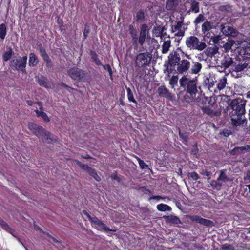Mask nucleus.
Listing matches in <instances>:
<instances>
[{
  "label": "nucleus",
  "instance_id": "obj_1",
  "mask_svg": "<svg viewBox=\"0 0 250 250\" xmlns=\"http://www.w3.org/2000/svg\"><path fill=\"white\" fill-rule=\"evenodd\" d=\"M180 60V55L177 52L175 51L171 52L168 56L167 63H165L164 64L166 67L164 71V73L169 76L175 70V66H178Z\"/></svg>",
  "mask_w": 250,
  "mask_h": 250
},
{
  "label": "nucleus",
  "instance_id": "obj_2",
  "mask_svg": "<svg viewBox=\"0 0 250 250\" xmlns=\"http://www.w3.org/2000/svg\"><path fill=\"white\" fill-rule=\"evenodd\" d=\"M185 44L188 48L191 50L202 51L207 47L205 42H202L195 36H190L187 37Z\"/></svg>",
  "mask_w": 250,
  "mask_h": 250
},
{
  "label": "nucleus",
  "instance_id": "obj_3",
  "mask_svg": "<svg viewBox=\"0 0 250 250\" xmlns=\"http://www.w3.org/2000/svg\"><path fill=\"white\" fill-rule=\"evenodd\" d=\"M28 128L33 131V133L37 136L39 139L44 138L48 141V143H50L53 140L49 137L50 132L45 131V130L41 126L38 125L33 123L28 124Z\"/></svg>",
  "mask_w": 250,
  "mask_h": 250
},
{
  "label": "nucleus",
  "instance_id": "obj_4",
  "mask_svg": "<svg viewBox=\"0 0 250 250\" xmlns=\"http://www.w3.org/2000/svg\"><path fill=\"white\" fill-rule=\"evenodd\" d=\"M180 86L186 88L191 95L195 94L197 92L196 82L194 79H190L186 76H183L179 80Z\"/></svg>",
  "mask_w": 250,
  "mask_h": 250
},
{
  "label": "nucleus",
  "instance_id": "obj_5",
  "mask_svg": "<svg viewBox=\"0 0 250 250\" xmlns=\"http://www.w3.org/2000/svg\"><path fill=\"white\" fill-rule=\"evenodd\" d=\"M67 74L72 80L80 82L85 81L87 75L84 71L77 67L70 68Z\"/></svg>",
  "mask_w": 250,
  "mask_h": 250
},
{
  "label": "nucleus",
  "instance_id": "obj_6",
  "mask_svg": "<svg viewBox=\"0 0 250 250\" xmlns=\"http://www.w3.org/2000/svg\"><path fill=\"white\" fill-rule=\"evenodd\" d=\"M152 55L148 52L141 53L136 58L135 63L139 67H145L150 62Z\"/></svg>",
  "mask_w": 250,
  "mask_h": 250
},
{
  "label": "nucleus",
  "instance_id": "obj_7",
  "mask_svg": "<svg viewBox=\"0 0 250 250\" xmlns=\"http://www.w3.org/2000/svg\"><path fill=\"white\" fill-rule=\"evenodd\" d=\"M83 214L86 216L89 220L92 223L94 224L96 229L100 230L111 231L106 225L104 224L101 220L99 219L97 217H92L91 215L85 210H83Z\"/></svg>",
  "mask_w": 250,
  "mask_h": 250
},
{
  "label": "nucleus",
  "instance_id": "obj_8",
  "mask_svg": "<svg viewBox=\"0 0 250 250\" xmlns=\"http://www.w3.org/2000/svg\"><path fill=\"white\" fill-rule=\"evenodd\" d=\"M27 57L25 56L21 57H19L17 59H13L11 61L10 66L17 70H21L22 72H25V67L26 65Z\"/></svg>",
  "mask_w": 250,
  "mask_h": 250
},
{
  "label": "nucleus",
  "instance_id": "obj_9",
  "mask_svg": "<svg viewBox=\"0 0 250 250\" xmlns=\"http://www.w3.org/2000/svg\"><path fill=\"white\" fill-rule=\"evenodd\" d=\"M74 162L82 169L86 171L91 176L93 177L97 181L100 182L101 181V178L100 176L98 175L95 169L91 167H90L87 165L82 163L79 160H75Z\"/></svg>",
  "mask_w": 250,
  "mask_h": 250
},
{
  "label": "nucleus",
  "instance_id": "obj_10",
  "mask_svg": "<svg viewBox=\"0 0 250 250\" xmlns=\"http://www.w3.org/2000/svg\"><path fill=\"white\" fill-rule=\"evenodd\" d=\"M236 117L231 118V123L233 126H238L244 124L246 119L244 115L245 114L246 110H234Z\"/></svg>",
  "mask_w": 250,
  "mask_h": 250
},
{
  "label": "nucleus",
  "instance_id": "obj_11",
  "mask_svg": "<svg viewBox=\"0 0 250 250\" xmlns=\"http://www.w3.org/2000/svg\"><path fill=\"white\" fill-rule=\"evenodd\" d=\"M188 218L193 222L199 223L206 227H211L214 226V222L212 221L203 218L197 215H188Z\"/></svg>",
  "mask_w": 250,
  "mask_h": 250
},
{
  "label": "nucleus",
  "instance_id": "obj_12",
  "mask_svg": "<svg viewBox=\"0 0 250 250\" xmlns=\"http://www.w3.org/2000/svg\"><path fill=\"white\" fill-rule=\"evenodd\" d=\"M149 31L148 26L146 24H142L140 29L139 36L138 38L137 42L138 43L142 46L146 39V36H148Z\"/></svg>",
  "mask_w": 250,
  "mask_h": 250
},
{
  "label": "nucleus",
  "instance_id": "obj_13",
  "mask_svg": "<svg viewBox=\"0 0 250 250\" xmlns=\"http://www.w3.org/2000/svg\"><path fill=\"white\" fill-rule=\"evenodd\" d=\"M221 27V32L226 36L235 37L239 34V32L235 29L228 24H222Z\"/></svg>",
  "mask_w": 250,
  "mask_h": 250
},
{
  "label": "nucleus",
  "instance_id": "obj_14",
  "mask_svg": "<svg viewBox=\"0 0 250 250\" xmlns=\"http://www.w3.org/2000/svg\"><path fill=\"white\" fill-rule=\"evenodd\" d=\"M248 68H250V58H247L238 64L233 65L232 69L234 71L238 72Z\"/></svg>",
  "mask_w": 250,
  "mask_h": 250
},
{
  "label": "nucleus",
  "instance_id": "obj_15",
  "mask_svg": "<svg viewBox=\"0 0 250 250\" xmlns=\"http://www.w3.org/2000/svg\"><path fill=\"white\" fill-rule=\"evenodd\" d=\"M186 3L190 6L189 9L187 11V14H190L191 12L196 14L199 12L200 4L196 0H188Z\"/></svg>",
  "mask_w": 250,
  "mask_h": 250
},
{
  "label": "nucleus",
  "instance_id": "obj_16",
  "mask_svg": "<svg viewBox=\"0 0 250 250\" xmlns=\"http://www.w3.org/2000/svg\"><path fill=\"white\" fill-rule=\"evenodd\" d=\"M246 101L240 98H237L233 100L230 104L232 109H245Z\"/></svg>",
  "mask_w": 250,
  "mask_h": 250
},
{
  "label": "nucleus",
  "instance_id": "obj_17",
  "mask_svg": "<svg viewBox=\"0 0 250 250\" xmlns=\"http://www.w3.org/2000/svg\"><path fill=\"white\" fill-rule=\"evenodd\" d=\"M190 62L187 59H183L180 61L178 66L177 71L179 73L182 74L184 72H186L190 68Z\"/></svg>",
  "mask_w": 250,
  "mask_h": 250
},
{
  "label": "nucleus",
  "instance_id": "obj_18",
  "mask_svg": "<svg viewBox=\"0 0 250 250\" xmlns=\"http://www.w3.org/2000/svg\"><path fill=\"white\" fill-rule=\"evenodd\" d=\"M157 93L160 97H165L168 100H172V95L164 85L159 86L157 89Z\"/></svg>",
  "mask_w": 250,
  "mask_h": 250
},
{
  "label": "nucleus",
  "instance_id": "obj_19",
  "mask_svg": "<svg viewBox=\"0 0 250 250\" xmlns=\"http://www.w3.org/2000/svg\"><path fill=\"white\" fill-rule=\"evenodd\" d=\"M218 52V47L216 46L208 47L202 54H205L207 57L212 58Z\"/></svg>",
  "mask_w": 250,
  "mask_h": 250
},
{
  "label": "nucleus",
  "instance_id": "obj_20",
  "mask_svg": "<svg viewBox=\"0 0 250 250\" xmlns=\"http://www.w3.org/2000/svg\"><path fill=\"white\" fill-rule=\"evenodd\" d=\"M232 63L233 60L229 55L225 56L221 62V66L224 69L228 68Z\"/></svg>",
  "mask_w": 250,
  "mask_h": 250
},
{
  "label": "nucleus",
  "instance_id": "obj_21",
  "mask_svg": "<svg viewBox=\"0 0 250 250\" xmlns=\"http://www.w3.org/2000/svg\"><path fill=\"white\" fill-rule=\"evenodd\" d=\"M213 28L212 23L206 21L203 23L201 27L202 32L203 34L207 36L209 33V31Z\"/></svg>",
  "mask_w": 250,
  "mask_h": 250
},
{
  "label": "nucleus",
  "instance_id": "obj_22",
  "mask_svg": "<svg viewBox=\"0 0 250 250\" xmlns=\"http://www.w3.org/2000/svg\"><path fill=\"white\" fill-rule=\"evenodd\" d=\"M165 30H166V28L164 26L160 25L155 26L152 30L153 36L156 37H160L162 39V35Z\"/></svg>",
  "mask_w": 250,
  "mask_h": 250
},
{
  "label": "nucleus",
  "instance_id": "obj_23",
  "mask_svg": "<svg viewBox=\"0 0 250 250\" xmlns=\"http://www.w3.org/2000/svg\"><path fill=\"white\" fill-rule=\"evenodd\" d=\"M178 0H166V8L167 10H172L178 5Z\"/></svg>",
  "mask_w": 250,
  "mask_h": 250
},
{
  "label": "nucleus",
  "instance_id": "obj_24",
  "mask_svg": "<svg viewBox=\"0 0 250 250\" xmlns=\"http://www.w3.org/2000/svg\"><path fill=\"white\" fill-rule=\"evenodd\" d=\"M227 170L226 169H222L220 171V174L217 178L218 181H222L226 183L230 181V179L227 176L226 174Z\"/></svg>",
  "mask_w": 250,
  "mask_h": 250
},
{
  "label": "nucleus",
  "instance_id": "obj_25",
  "mask_svg": "<svg viewBox=\"0 0 250 250\" xmlns=\"http://www.w3.org/2000/svg\"><path fill=\"white\" fill-rule=\"evenodd\" d=\"M39 62V60L36 55L31 53L29 54V59L28 64L30 67H34L37 65Z\"/></svg>",
  "mask_w": 250,
  "mask_h": 250
},
{
  "label": "nucleus",
  "instance_id": "obj_26",
  "mask_svg": "<svg viewBox=\"0 0 250 250\" xmlns=\"http://www.w3.org/2000/svg\"><path fill=\"white\" fill-rule=\"evenodd\" d=\"M37 81L38 83L47 89L51 88V87L47 82V79L45 77L43 76H41L40 77L37 78Z\"/></svg>",
  "mask_w": 250,
  "mask_h": 250
},
{
  "label": "nucleus",
  "instance_id": "obj_27",
  "mask_svg": "<svg viewBox=\"0 0 250 250\" xmlns=\"http://www.w3.org/2000/svg\"><path fill=\"white\" fill-rule=\"evenodd\" d=\"M204 113L210 115L216 120H218V118L221 114V110H203Z\"/></svg>",
  "mask_w": 250,
  "mask_h": 250
},
{
  "label": "nucleus",
  "instance_id": "obj_28",
  "mask_svg": "<svg viewBox=\"0 0 250 250\" xmlns=\"http://www.w3.org/2000/svg\"><path fill=\"white\" fill-rule=\"evenodd\" d=\"M171 46V41L170 40L165 41L162 45V53L167 54Z\"/></svg>",
  "mask_w": 250,
  "mask_h": 250
},
{
  "label": "nucleus",
  "instance_id": "obj_29",
  "mask_svg": "<svg viewBox=\"0 0 250 250\" xmlns=\"http://www.w3.org/2000/svg\"><path fill=\"white\" fill-rule=\"evenodd\" d=\"M202 67V64L200 63L197 62H193V65L191 68V73L197 74L200 71Z\"/></svg>",
  "mask_w": 250,
  "mask_h": 250
},
{
  "label": "nucleus",
  "instance_id": "obj_30",
  "mask_svg": "<svg viewBox=\"0 0 250 250\" xmlns=\"http://www.w3.org/2000/svg\"><path fill=\"white\" fill-rule=\"evenodd\" d=\"M165 219L167 221L175 224H178L181 223L180 219L174 215L166 216Z\"/></svg>",
  "mask_w": 250,
  "mask_h": 250
},
{
  "label": "nucleus",
  "instance_id": "obj_31",
  "mask_svg": "<svg viewBox=\"0 0 250 250\" xmlns=\"http://www.w3.org/2000/svg\"><path fill=\"white\" fill-rule=\"evenodd\" d=\"M184 24L182 23L181 22H179L178 21L176 22V24L171 26V31L172 33H174L177 31L178 30H182V29H187V27H185L183 26Z\"/></svg>",
  "mask_w": 250,
  "mask_h": 250
},
{
  "label": "nucleus",
  "instance_id": "obj_32",
  "mask_svg": "<svg viewBox=\"0 0 250 250\" xmlns=\"http://www.w3.org/2000/svg\"><path fill=\"white\" fill-rule=\"evenodd\" d=\"M36 113V115L38 117H41L44 121L48 122L49 121V118L47 116V114L43 112V110H35Z\"/></svg>",
  "mask_w": 250,
  "mask_h": 250
},
{
  "label": "nucleus",
  "instance_id": "obj_33",
  "mask_svg": "<svg viewBox=\"0 0 250 250\" xmlns=\"http://www.w3.org/2000/svg\"><path fill=\"white\" fill-rule=\"evenodd\" d=\"M157 209L160 211H170L171 210V208L170 206L162 203L157 206Z\"/></svg>",
  "mask_w": 250,
  "mask_h": 250
},
{
  "label": "nucleus",
  "instance_id": "obj_34",
  "mask_svg": "<svg viewBox=\"0 0 250 250\" xmlns=\"http://www.w3.org/2000/svg\"><path fill=\"white\" fill-rule=\"evenodd\" d=\"M13 51L11 47H9L8 50L3 55V60L7 62L11 58Z\"/></svg>",
  "mask_w": 250,
  "mask_h": 250
},
{
  "label": "nucleus",
  "instance_id": "obj_35",
  "mask_svg": "<svg viewBox=\"0 0 250 250\" xmlns=\"http://www.w3.org/2000/svg\"><path fill=\"white\" fill-rule=\"evenodd\" d=\"M7 33L6 26L2 23L0 25V38L3 40L4 39Z\"/></svg>",
  "mask_w": 250,
  "mask_h": 250
},
{
  "label": "nucleus",
  "instance_id": "obj_36",
  "mask_svg": "<svg viewBox=\"0 0 250 250\" xmlns=\"http://www.w3.org/2000/svg\"><path fill=\"white\" fill-rule=\"evenodd\" d=\"M227 84V78L224 77L222 79H220L217 85V88L219 90L223 89Z\"/></svg>",
  "mask_w": 250,
  "mask_h": 250
},
{
  "label": "nucleus",
  "instance_id": "obj_37",
  "mask_svg": "<svg viewBox=\"0 0 250 250\" xmlns=\"http://www.w3.org/2000/svg\"><path fill=\"white\" fill-rule=\"evenodd\" d=\"M90 55H91V59H92V61L94 62H95V63L97 65H102V63H101L100 60L98 58L97 55L96 54V53L95 52L91 51Z\"/></svg>",
  "mask_w": 250,
  "mask_h": 250
},
{
  "label": "nucleus",
  "instance_id": "obj_38",
  "mask_svg": "<svg viewBox=\"0 0 250 250\" xmlns=\"http://www.w3.org/2000/svg\"><path fill=\"white\" fill-rule=\"evenodd\" d=\"M235 41L229 40L223 45V47L226 51H228L231 49L232 46L235 43Z\"/></svg>",
  "mask_w": 250,
  "mask_h": 250
},
{
  "label": "nucleus",
  "instance_id": "obj_39",
  "mask_svg": "<svg viewBox=\"0 0 250 250\" xmlns=\"http://www.w3.org/2000/svg\"><path fill=\"white\" fill-rule=\"evenodd\" d=\"M211 187L214 189H220L222 186L221 183H220L217 180H212L210 183Z\"/></svg>",
  "mask_w": 250,
  "mask_h": 250
},
{
  "label": "nucleus",
  "instance_id": "obj_40",
  "mask_svg": "<svg viewBox=\"0 0 250 250\" xmlns=\"http://www.w3.org/2000/svg\"><path fill=\"white\" fill-rule=\"evenodd\" d=\"M187 30L186 29H182V30H177V32L175 33L174 36L179 38V40H181L182 38L185 36V32Z\"/></svg>",
  "mask_w": 250,
  "mask_h": 250
},
{
  "label": "nucleus",
  "instance_id": "obj_41",
  "mask_svg": "<svg viewBox=\"0 0 250 250\" xmlns=\"http://www.w3.org/2000/svg\"><path fill=\"white\" fill-rule=\"evenodd\" d=\"M145 19V14L144 12L139 11L137 13L136 19L138 22H142Z\"/></svg>",
  "mask_w": 250,
  "mask_h": 250
},
{
  "label": "nucleus",
  "instance_id": "obj_42",
  "mask_svg": "<svg viewBox=\"0 0 250 250\" xmlns=\"http://www.w3.org/2000/svg\"><path fill=\"white\" fill-rule=\"evenodd\" d=\"M178 80V76H173L169 80V84L173 88L175 85L177 84Z\"/></svg>",
  "mask_w": 250,
  "mask_h": 250
},
{
  "label": "nucleus",
  "instance_id": "obj_43",
  "mask_svg": "<svg viewBox=\"0 0 250 250\" xmlns=\"http://www.w3.org/2000/svg\"><path fill=\"white\" fill-rule=\"evenodd\" d=\"M0 226L3 229L6 230V231H8L9 230L11 229V228H10L8 224L1 218H0Z\"/></svg>",
  "mask_w": 250,
  "mask_h": 250
},
{
  "label": "nucleus",
  "instance_id": "obj_44",
  "mask_svg": "<svg viewBox=\"0 0 250 250\" xmlns=\"http://www.w3.org/2000/svg\"><path fill=\"white\" fill-rule=\"evenodd\" d=\"M205 20V17L203 14H199L198 17L195 19L194 21V23L195 25H197L201 22L204 21Z\"/></svg>",
  "mask_w": 250,
  "mask_h": 250
},
{
  "label": "nucleus",
  "instance_id": "obj_45",
  "mask_svg": "<svg viewBox=\"0 0 250 250\" xmlns=\"http://www.w3.org/2000/svg\"><path fill=\"white\" fill-rule=\"evenodd\" d=\"M188 176L189 178H191L194 181H196L200 179V176L197 174V173L195 171L189 172L188 174Z\"/></svg>",
  "mask_w": 250,
  "mask_h": 250
},
{
  "label": "nucleus",
  "instance_id": "obj_46",
  "mask_svg": "<svg viewBox=\"0 0 250 250\" xmlns=\"http://www.w3.org/2000/svg\"><path fill=\"white\" fill-rule=\"evenodd\" d=\"M179 137L185 142H188V135L187 133H182L180 129L179 128Z\"/></svg>",
  "mask_w": 250,
  "mask_h": 250
},
{
  "label": "nucleus",
  "instance_id": "obj_47",
  "mask_svg": "<svg viewBox=\"0 0 250 250\" xmlns=\"http://www.w3.org/2000/svg\"><path fill=\"white\" fill-rule=\"evenodd\" d=\"M232 132L230 130L228 129H224L219 133L220 135L223 136L225 137H228L231 135Z\"/></svg>",
  "mask_w": 250,
  "mask_h": 250
},
{
  "label": "nucleus",
  "instance_id": "obj_48",
  "mask_svg": "<svg viewBox=\"0 0 250 250\" xmlns=\"http://www.w3.org/2000/svg\"><path fill=\"white\" fill-rule=\"evenodd\" d=\"M129 33L131 35V38L132 39L133 43L134 44H136L137 42V40H138L137 31L135 30L134 31H132V32H129Z\"/></svg>",
  "mask_w": 250,
  "mask_h": 250
},
{
  "label": "nucleus",
  "instance_id": "obj_49",
  "mask_svg": "<svg viewBox=\"0 0 250 250\" xmlns=\"http://www.w3.org/2000/svg\"><path fill=\"white\" fill-rule=\"evenodd\" d=\"M135 158L137 159L138 163L139 164L140 167L141 169H144L146 167H147V165L145 164L144 161L141 160L139 157L136 156Z\"/></svg>",
  "mask_w": 250,
  "mask_h": 250
},
{
  "label": "nucleus",
  "instance_id": "obj_50",
  "mask_svg": "<svg viewBox=\"0 0 250 250\" xmlns=\"http://www.w3.org/2000/svg\"><path fill=\"white\" fill-rule=\"evenodd\" d=\"M127 97H128V99L129 101L130 102H133L134 103H135L136 102L134 99L133 95L132 92H131V89L129 88H128L127 89Z\"/></svg>",
  "mask_w": 250,
  "mask_h": 250
},
{
  "label": "nucleus",
  "instance_id": "obj_51",
  "mask_svg": "<svg viewBox=\"0 0 250 250\" xmlns=\"http://www.w3.org/2000/svg\"><path fill=\"white\" fill-rule=\"evenodd\" d=\"M40 52L43 59L49 57L48 55L46 52L45 49H44L43 47L40 48Z\"/></svg>",
  "mask_w": 250,
  "mask_h": 250
},
{
  "label": "nucleus",
  "instance_id": "obj_52",
  "mask_svg": "<svg viewBox=\"0 0 250 250\" xmlns=\"http://www.w3.org/2000/svg\"><path fill=\"white\" fill-rule=\"evenodd\" d=\"M243 179L246 183L250 182V170H249L246 172V174L244 176Z\"/></svg>",
  "mask_w": 250,
  "mask_h": 250
},
{
  "label": "nucleus",
  "instance_id": "obj_53",
  "mask_svg": "<svg viewBox=\"0 0 250 250\" xmlns=\"http://www.w3.org/2000/svg\"><path fill=\"white\" fill-rule=\"evenodd\" d=\"M239 149L243 150V153L247 152H250V145H246L241 146V148H239Z\"/></svg>",
  "mask_w": 250,
  "mask_h": 250
},
{
  "label": "nucleus",
  "instance_id": "obj_54",
  "mask_svg": "<svg viewBox=\"0 0 250 250\" xmlns=\"http://www.w3.org/2000/svg\"><path fill=\"white\" fill-rule=\"evenodd\" d=\"M46 63V65L48 68H51L52 66V63L49 57L43 59Z\"/></svg>",
  "mask_w": 250,
  "mask_h": 250
},
{
  "label": "nucleus",
  "instance_id": "obj_55",
  "mask_svg": "<svg viewBox=\"0 0 250 250\" xmlns=\"http://www.w3.org/2000/svg\"><path fill=\"white\" fill-rule=\"evenodd\" d=\"M104 69L107 70L110 76L112 75V71L111 67L109 64H106L103 66Z\"/></svg>",
  "mask_w": 250,
  "mask_h": 250
},
{
  "label": "nucleus",
  "instance_id": "obj_56",
  "mask_svg": "<svg viewBox=\"0 0 250 250\" xmlns=\"http://www.w3.org/2000/svg\"><path fill=\"white\" fill-rule=\"evenodd\" d=\"M222 249L225 250H230L231 249V246L229 244H225L222 245Z\"/></svg>",
  "mask_w": 250,
  "mask_h": 250
},
{
  "label": "nucleus",
  "instance_id": "obj_57",
  "mask_svg": "<svg viewBox=\"0 0 250 250\" xmlns=\"http://www.w3.org/2000/svg\"><path fill=\"white\" fill-rule=\"evenodd\" d=\"M111 177L112 179L116 180L118 182H120L121 181L120 177H118L117 174H114L112 175Z\"/></svg>",
  "mask_w": 250,
  "mask_h": 250
},
{
  "label": "nucleus",
  "instance_id": "obj_58",
  "mask_svg": "<svg viewBox=\"0 0 250 250\" xmlns=\"http://www.w3.org/2000/svg\"><path fill=\"white\" fill-rule=\"evenodd\" d=\"M203 175H205L208 177L210 176L211 173L210 171H208L207 170H203L202 172L200 173Z\"/></svg>",
  "mask_w": 250,
  "mask_h": 250
},
{
  "label": "nucleus",
  "instance_id": "obj_59",
  "mask_svg": "<svg viewBox=\"0 0 250 250\" xmlns=\"http://www.w3.org/2000/svg\"><path fill=\"white\" fill-rule=\"evenodd\" d=\"M162 199V197L161 196L159 195H156L151 196L149 198V200L150 201L151 199H156V200H160Z\"/></svg>",
  "mask_w": 250,
  "mask_h": 250
},
{
  "label": "nucleus",
  "instance_id": "obj_60",
  "mask_svg": "<svg viewBox=\"0 0 250 250\" xmlns=\"http://www.w3.org/2000/svg\"><path fill=\"white\" fill-rule=\"evenodd\" d=\"M239 148H241V146H237L234 148V151H237L238 154L243 153V150L239 149Z\"/></svg>",
  "mask_w": 250,
  "mask_h": 250
},
{
  "label": "nucleus",
  "instance_id": "obj_61",
  "mask_svg": "<svg viewBox=\"0 0 250 250\" xmlns=\"http://www.w3.org/2000/svg\"><path fill=\"white\" fill-rule=\"evenodd\" d=\"M88 33H89V30L86 29V27H85L84 33H83V36L84 37V39L86 38Z\"/></svg>",
  "mask_w": 250,
  "mask_h": 250
},
{
  "label": "nucleus",
  "instance_id": "obj_62",
  "mask_svg": "<svg viewBox=\"0 0 250 250\" xmlns=\"http://www.w3.org/2000/svg\"><path fill=\"white\" fill-rule=\"evenodd\" d=\"M128 28L129 32L136 30L132 24L129 25Z\"/></svg>",
  "mask_w": 250,
  "mask_h": 250
},
{
  "label": "nucleus",
  "instance_id": "obj_63",
  "mask_svg": "<svg viewBox=\"0 0 250 250\" xmlns=\"http://www.w3.org/2000/svg\"><path fill=\"white\" fill-rule=\"evenodd\" d=\"M61 85L65 88H66L68 90H70L71 89H72V88H71L70 87H69V86L67 85L66 84L64 83H62L61 84Z\"/></svg>",
  "mask_w": 250,
  "mask_h": 250
},
{
  "label": "nucleus",
  "instance_id": "obj_64",
  "mask_svg": "<svg viewBox=\"0 0 250 250\" xmlns=\"http://www.w3.org/2000/svg\"><path fill=\"white\" fill-rule=\"evenodd\" d=\"M82 157L83 159H91L92 157L88 154H86L85 155H82Z\"/></svg>",
  "mask_w": 250,
  "mask_h": 250
}]
</instances>
